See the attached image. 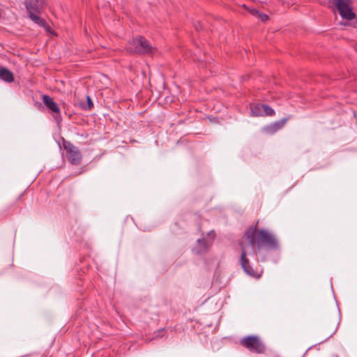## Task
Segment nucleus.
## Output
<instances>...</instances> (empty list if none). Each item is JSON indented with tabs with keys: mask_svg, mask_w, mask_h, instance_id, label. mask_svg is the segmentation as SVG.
Wrapping results in <instances>:
<instances>
[{
	"mask_svg": "<svg viewBox=\"0 0 357 357\" xmlns=\"http://www.w3.org/2000/svg\"><path fill=\"white\" fill-rule=\"evenodd\" d=\"M43 102L44 105L52 112L59 114L60 109L58 105L48 95L43 96Z\"/></svg>",
	"mask_w": 357,
	"mask_h": 357,
	"instance_id": "8",
	"label": "nucleus"
},
{
	"mask_svg": "<svg viewBox=\"0 0 357 357\" xmlns=\"http://www.w3.org/2000/svg\"><path fill=\"white\" fill-rule=\"evenodd\" d=\"M128 51L138 54H153L155 48L142 36L138 37L130 41L128 46Z\"/></svg>",
	"mask_w": 357,
	"mask_h": 357,
	"instance_id": "3",
	"label": "nucleus"
},
{
	"mask_svg": "<svg viewBox=\"0 0 357 357\" xmlns=\"http://www.w3.org/2000/svg\"><path fill=\"white\" fill-rule=\"evenodd\" d=\"M45 5V0H26L25 6L29 13V18L40 26L44 27L50 31V26L47 24L43 18L38 15L42 11Z\"/></svg>",
	"mask_w": 357,
	"mask_h": 357,
	"instance_id": "2",
	"label": "nucleus"
},
{
	"mask_svg": "<svg viewBox=\"0 0 357 357\" xmlns=\"http://www.w3.org/2000/svg\"><path fill=\"white\" fill-rule=\"evenodd\" d=\"M0 78L7 82H12L14 81L13 74L5 68H0Z\"/></svg>",
	"mask_w": 357,
	"mask_h": 357,
	"instance_id": "10",
	"label": "nucleus"
},
{
	"mask_svg": "<svg viewBox=\"0 0 357 357\" xmlns=\"http://www.w3.org/2000/svg\"><path fill=\"white\" fill-rule=\"evenodd\" d=\"M208 245L204 238L198 239L197 245L194 248V251L197 254L206 252L208 250Z\"/></svg>",
	"mask_w": 357,
	"mask_h": 357,
	"instance_id": "9",
	"label": "nucleus"
},
{
	"mask_svg": "<svg viewBox=\"0 0 357 357\" xmlns=\"http://www.w3.org/2000/svg\"><path fill=\"white\" fill-rule=\"evenodd\" d=\"M241 346L248 349L251 352L259 354H264L266 351V345L257 335H248L242 338L240 341Z\"/></svg>",
	"mask_w": 357,
	"mask_h": 357,
	"instance_id": "5",
	"label": "nucleus"
},
{
	"mask_svg": "<svg viewBox=\"0 0 357 357\" xmlns=\"http://www.w3.org/2000/svg\"><path fill=\"white\" fill-rule=\"evenodd\" d=\"M289 117L284 118L281 120L275 121L274 123L267 125L263 128V131L268 135H273L278 130L282 128L287 121L289 120Z\"/></svg>",
	"mask_w": 357,
	"mask_h": 357,
	"instance_id": "7",
	"label": "nucleus"
},
{
	"mask_svg": "<svg viewBox=\"0 0 357 357\" xmlns=\"http://www.w3.org/2000/svg\"><path fill=\"white\" fill-rule=\"evenodd\" d=\"M257 16L261 19V21L265 22L268 19V16L264 13H259Z\"/></svg>",
	"mask_w": 357,
	"mask_h": 357,
	"instance_id": "15",
	"label": "nucleus"
},
{
	"mask_svg": "<svg viewBox=\"0 0 357 357\" xmlns=\"http://www.w3.org/2000/svg\"><path fill=\"white\" fill-rule=\"evenodd\" d=\"M86 100H87L86 104L80 103V107L85 110H90L93 107V104L92 100L91 99V98L89 96L86 97Z\"/></svg>",
	"mask_w": 357,
	"mask_h": 357,
	"instance_id": "13",
	"label": "nucleus"
},
{
	"mask_svg": "<svg viewBox=\"0 0 357 357\" xmlns=\"http://www.w3.org/2000/svg\"><path fill=\"white\" fill-rule=\"evenodd\" d=\"M263 105L257 104L251 107V113L252 116H263Z\"/></svg>",
	"mask_w": 357,
	"mask_h": 357,
	"instance_id": "11",
	"label": "nucleus"
},
{
	"mask_svg": "<svg viewBox=\"0 0 357 357\" xmlns=\"http://www.w3.org/2000/svg\"><path fill=\"white\" fill-rule=\"evenodd\" d=\"M335 331L336 329L335 328H333L332 330H331L326 335V337H325V339L324 341L325 340H327L328 338H330L331 337H332L333 335V334L335 333Z\"/></svg>",
	"mask_w": 357,
	"mask_h": 357,
	"instance_id": "14",
	"label": "nucleus"
},
{
	"mask_svg": "<svg viewBox=\"0 0 357 357\" xmlns=\"http://www.w3.org/2000/svg\"><path fill=\"white\" fill-rule=\"evenodd\" d=\"M250 12L251 14H252L253 15H257L258 13H259L258 10H257L256 9H251L250 10Z\"/></svg>",
	"mask_w": 357,
	"mask_h": 357,
	"instance_id": "16",
	"label": "nucleus"
},
{
	"mask_svg": "<svg viewBox=\"0 0 357 357\" xmlns=\"http://www.w3.org/2000/svg\"><path fill=\"white\" fill-rule=\"evenodd\" d=\"M263 116H273L275 114V111L271 107L267 105L263 104Z\"/></svg>",
	"mask_w": 357,
	"mask_h": 357,
	"instance_id": "12",
	"label": "nucleus"
},
{
	"mask_svg": "<svg viewBox=\"0 0 357 357\" xmlns=\"http://www.w3.org/2000/svg\"><path fill=\"white\" fill-rule=\"evenodd\" d=\"M329 4L337 10L343 19L352 20L356 18V14L352 10L351 0H329Z\"/></svg>",
	"mask_w": 357,
	"mask_h": 357,
	"instance_id": "4",
	"label": "nucleus"
},
{
	"mask_svg": "<svg viewBox=\"0 0 357 357\" xmlns=\"http://www.w3.org/2000/svg\"><path fill=\"white\" fill-rule=\"evenodd\" d=\"M63 146L68 153L70 162L75 165H79L82 160V154L79 149L69 142H64Z\"/></svg>",
	"mask_w": 357,
	"mask_h": 357,
	"instance_id": "6",
	"label": "nucleus"
},
{
	"mask_svg": "<svg viewBox=\"0 0 357 357\" xmlns=\"http://www.w3.org/2000/svg\"><path fill=\"white\" fill-rule=\"evenodd\" d=\"M208 236H209L210 237H211V238H213H213H214V237H215V234H214V232H210V233H208Z\"/></svg>",
	"mask_w": 357,
	"mask_h": 357,
	"instance_id": "17",
	"label": "nucleus"
},
{
	"mask_svg": "<svg viewBox=\"0 0 357 357\" xmlns=\"http://www.w3.org/2000/svg\"><path fill=\"white\" fill-rule=\"evenodd\" d=\"M241 248L240 264L248 275L257 276L256 271L250 265V261L247 257L249 254L248 248L252 250L256 247L257 251L262 248L267 250H276L278 248V241L275 235L266 229H257V226L249 227L239 243Z\"/></svg>",
	"mask_w": 357,
	"mask_h": 357,
	"instance_id": "1",
	"label": "nucleus"
}]
</instances>
